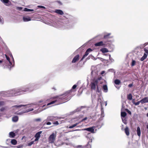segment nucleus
<instances>
[{
  "instance_id": "nucleus-64",
  "label": "nucleus",
  "mask_w": 148,
  "mask_h": 148,
  "mask_svg": "<svg viewBox=\"0 0 148 148\" xmlns=\"http://www.w3.org/2000/svg\"><path fill=\"white\" fill-rule=\"evenodd\" d=\"M147 116L148 117V113L147 114Z\"/></svg>"
},
{
  "instance_id": "nucleus-10",
  "label": "nucleus",
  "mask_w": 148,
  "mask_h": 148,
  "mask_svg": "<svg viewBox=\"0 0 148 148\" xmlns=\"http://www.w3.org/2000/svg\"><path fill=\"white\" fill-rule=\"evenodd\" d=\"M80 119V118L79 116L73 118H72L69 121V122L70 123H76L79 122L78 121L79 119Z\"/></svg>"
},
{
  "instance_id": "nucleus-31",
  "label": "nucleus",
  "mask_w": 148,
  "mask_h": 148,
  "mask_svg": "<svg viewBox=\"0 0 148 148\" xmlns=\"http://www.w3.org/2000/svg\"><path fill=\"white\" fill-rule=\"evenodd\" d=\"M0 1L7 5H8L6 4L8 3L9 2V0H0Z\"/></svg>"
},
{
  "instance_id": "nucleus-56",
  "label": "nucleus",
  "mask_w": 148,
  "mask_h": 148,
  "mask_svg": "<svg viewBox=\"0 0 148 148\" xmlns=\"http://www.w3.org/2000/svg\"><path fill=\"white\" fill-rule=\"evenodd\" d=\"M82 147V145H78L76 146V147L77 148H80V147Z\"/></svg>"
},
{
  "instance_id": "nucleus-44",
  "label": "nucleus",
  "mask_w": 148,
  "mask_h": 148,
  "mask_svg": "<svg viewBox=\"0 0 148 148\" xmlns=\"http://www.w3.org/2000/svg\"><path fill=\"white\" fill-rule=\"evenodd\" d=\"M90 134L91 133L88 134V135L87 136V137L89 138V139L90 140L91 142L92 141V138L91 137H90Z\"/></svg>"
},
{
  "instance_id": "nucleus-48",
  "label": "nucleus",
  "mask_w": 148,
  "mask_h": 148,
  "mask_svg": "<svg viewBox=\"0 0 148 148\" xmlns=\"http://www.w3.org/2000/svg\"><path fill=\"white\" fill-rule=\"evenodd\" d=\"M77 86V85L76 84H75L73 86L72 89H74L76 88Z\"/></svg>"
},
{
  "instance_id": "nucleus-60",
  "label": "nucleus",
  "mask_w": 148,
  "mask_h": 148,
  "mask_svg": "<svg viewBox=\"0 0 148 148\" xmlns=\"http://www.w3.org/2000/svg\"><path fill=\"white\" fill-rule=\"evenodd\" d=\"M2 61L1 60H0V63H1L2 62Z\"/></svg>"
},
{
  "instance_id": "nucleus-24",
  "label": "nucleus",
  "mask_w": 148,
  "mask_h": 148,
  "mask_svg": "<svg viewBox=\"0 0 148 148\" xmlns=\"http://www.w3.org/2000/svg\"><path fill=\"white\" fill-rule=\"evenodd\" d=\"M81 123V121H79L78 122H77L75 123V124H73V125L70 126L69 127V128L70 129L72 128L75 126H76L77 125L79 124V123Z\"/></svg>"
},
{
  "instance_id": "nucleus-50",
  "label": "nucleus",
  "mask_w": 148,
  "mask_h": 148,
  "mask_svg": "<svg viewBox=\"0 0 148 148\" xmlns=\"http://www.w3.org/2000/svg\"><path fill=\"white\" fill-rule=\"evenodd\" d=\"M126 110L130 114H131V112L128 109H126Z\"/></svg>"
},
{
  "instance_id": "nucleus-49",
  "label": "nucleus",
  "mask_w": 148,
  "mask_h": 148,
  "mask_svg": "<svg viewBox=\"0 0 148 148\" xmlns=\"http://www.w3.org/2000/svg\"><path fill=\"white\" fill-rule=\"evenodd\" d=\"M133 83L132 82V84H129L128 85V86L129 87L131 88L133 86Z\"/></svg>"
},
{
  "instance_id": "nucleus-13",
  "label": "nucleus",
  "mask_w": 148,
  "mask_h": 148,
  "mask_svg": "<svg viewBox=\"0 0 148 148\" xmlns=\"http://www.w3.org/2000/svg\"><path fill=\"white\" fill-rule=\"evenodd\" d=\"M42 133V131H39L37 132L35 135V137L36 138L34 140V141H37L39 139L40 137V135Z\"/></svg>"
},
{
  "instance_id": "nucleus-51",
  "label": "nucleus",
  "mask_w": 148,
  "mask_h": 148,
  "mask_svg": "<svg viewBox=\"0 0 148 148\" xmlns=\"http://www.w3.org/2000/svg\"><path fill=\"white\" fill-rule=\"evenodd\" d=\"M53 124L56 125H58L59 124V123L58 121H56V122H54Z\"/></svg>"
},
{
  "instance_id": "nucleus-3",
  "label": "nucleus",
  "mask_w": 148,
  "mask_h": 148,
  "mask_svg": "<svg viewBox=\"0 0 148 148\" xmlns=\"http://www.w3.org/2000/svg\"><path fill=\"white\" fill-rule=\"evenodd\" d=\"M71 90H69L62 95L54 97L53 99L55 100L48 103L47 106L53 104L56 102H58V103L56 105H58L67 101L71 99V96L69 93L71 92Z\"/></svg>"
},
{
  "instance_id": "nucleus-29",
  "label": "nucleus",
  "mask_w": 148,
  "mask_h": 148,
  "mask_svg": "<svg viewBox=\"0 0 148 148\" xmlns=\"http://www.w3.org/2000/svg\"><path fill=\"white\" fill-rule=\"evenodd\" d=\"M11 143L12 144L14 145H15L17 144V141L15 139H13L11 140Z\"/></svg>"
},
{
  "instance_id": "nucleus-34",
  "label": "nucleus",
  "mask_w": 148,
  "mask_h": 148,
  "mask_svg": "<svg viewBox=\"0 0 148 148\" xmlns=\"http://www.w3.org/2000/svg\"><path fill=\"white\" fill-rule=\"evenodd\" d=\"M134 99L133 100L132 102H133V103L136 106L138 105H139L140 103H141V100L137 102H135L134 101Z\"/></svg>"
},
{
  "instance_id": "nucleus-16",
  "label": "nucleus",
  "mask_w": 148,
  "mask_h": 148,
  "mask_svg": "<svg viewBox=\"0 0 148 148\" xmlns=\"http://www.w3.org/2000/svg\"><path fill=\"white\" fill-rule=\"evenodd\" d=\"M141 103L142 104L146 103H148V97H145L141 100Z\"/></svg>"
},
{
  "instance_id": "nucleus-5",
  "label": "nucleus",
  "mask_w": 148,
  "mask_h": 148,
  "mask_svg": "<svg viewBox=\"0 0 148 148\" xmlns=\"http://www.w3.org/2000/svg\"><path fill=\"white\" fill-rule=\"evenodd\" d=\"M110 33H108L104 36L103 40L104 43H106V44L109 43L108 42L111 41L109 40L110 38H112V37L110 36Z\"/></svg>"
},
{
  "instance_id": "nucleus-7",
  "label": "nucleus",
  "mask_w": 148,
  "mask_h": 148,
  "mask_svg": "<svg viewBox=\"0 0 148 148\" xmlns=\"http://www.w3.org/2000/svg\"><path fill=\"white\" fill-rule=\"evenodd\" d=\"M109 43L106 44V43H104V40L103 41H101L99 42L96 43L95 45L96 46H102L103 47H106L108 46Z\"/></svg>"
},
{
  "instance_id": "nucleus-22",
  "label": "nucleus",
  "mask_w": 148,
  "mask_h": 148,
  "mask_svg": "<svg viewBox=\"0 0 148 148\" xmlns=\"http://www.w3.org/2000/svg\"><path fill=\"white\" fill-rule=\"evenodd\" d=\"M100 51L103 53H107L109 51L108 50L107 48H105L101 49Z\"/></svg>"
},
{
  "instance_id": "nucleus-53",
  "label": "nucleus",
  "mask_w": 148,
  "mask_h": 148,
  "mask_svg": "<svg viewBox=\"0 0 148 148\" xmlns=\"http://www.w3.org/2000/svg\"><path fill=\"white\" fill-rule=\"evenodd\" d=\"M19 112L18 113V114H19V115H21L22 114H23V113H25V112Z\"/></svg>"
},
{
  "instance_id": "nucleus-46",
  "label": "nucleus",
  "mask_w": 148,
  "mask_h": 148,
  "mask_svg": "<svg viewBox=\"0 0 148 148\" xmlns=\"http://www.w3.org/2000/svg\"><path fill=\"white\" fill-rule=\"evenodd\" d=\"M38 8H41L43 9H45L46 8L45 7L42 6V5H38Z\"/></svg>"
},
{
  "instance_id": "nucleus-62",
  "label": "nucleus",
  "mask_w": 148,
  "mask_h": 148,
  "mask_svg": "<svg viewBox=\"0 0 148 148\" xmlns=\"http://www.w3.org/2000/svg\"><path fill=\"white\" fill-rule=\"evenodd\" d=\"M2 115V114L1 113L0 114V117Z\"/></svg>"
},
{
  "instance_id": "nucleus-47",
  "label": "nucleus",
  "mask_w": 148,
  "mask_h": 148,
  "mask_svg": "<svg viewBox=\"0 0 148 148\" xmlns=\"http://www.w3.org/2000/svg\"><path fill=\"white\" fill-rule=\"evenodd\" d=\"M145 53L144 54H146L147 56L148 55V50L145 49Z\"/></svg>"
},
{
  "instance_id": "nucleus-59",
  "label": "nucleus",
  "mask_w": 148,
  "mask_h": 148,
  "mask_svg": "<svg viewBox=\"0 0 148 148\" xmlns=\"http://www.w3.org/2000/svg\"><path fill=\"white\" fill-rule=\"evenodd\" d=\"M146 128L147 129H148V123L146 126Z\"/></svg>"
},
{
  "instance_id": "nucleus-33",
  "label": "nucleus",
  "mask_w": 148,
  "mask_h": 148,
  "mask_svg": "<svg viewBox=\"0 0 148 148\" xmlns=\"http://www.w3.org/2000/svg\"><path fill=\"white\" fill-rule=\"evenodd\" d=\"M127 115V113L125 112H121V117H125Z\"/></svg>"
},
{
  "instance_id": "nucleus-21",
  "label": "nucleus",
  "mask_w": 148,
  "mask_h": 148,
  "mask_svg": "<svg viewBox=\"0 0 148 148\" xmlns=\"http://www.w3.org/2000/svg\"><path fill=\"white\" fill-rule=\"evenodd\" d=\"M15 135V134L13 132H11L9 133V136L10 138H14Z\"/></svg>"
},
{
  "instance_id": "nucleus-52",
  "label": "nucleus",
  "mask_w": 148,
  "mask_h": 148,
  "mask_svg": "<svg viewBox=\"0 0 148 148\" xmlns=\"http://www.w3.org/2000/svg\"><path fill=\"white\" fill-rule=\"evenodd\" d=\"M23 147V146L22 145H19L17 146V148H21Z\"/></svg>"
},
{
  "instance_id": "nucleus-57",
  "label": "nucleus",
  "mask_w": 148,
  "mask_h": 148,
  "mask_svg": "<svg viewBox=\"0 0 148 148\" xmlns=\"http://www.w3.org/2000/svg\"><path fill=\"white\" fill-rule=\"evenodd\" d=\"M105 73V71H102L101 73V75H102V74H103L104 73Z\"/></svg>"
},
{
  "instance_id": "nucleus-26",
  "label": "nucleus",
  "mask_w": 148,
  "mask_h": 148,
  "mask_svg": "<svg viewBox=\"0 0 148 148\" xmlns=\"http://www.w3.org/2000/svg\"><path fill=\"white\" fill-rule=\"evenodd\" d=\"M18 117L17 116H15L12 118V120L14 122H16L18 120Z\"/></svg>"
},
{
  "instance_id": "nucleus-1",
  "label": "nucleus",
  "mask_w": 148,
  "mask_h": 148,
  "mask_svg": "<svg viewBox=\"0 0 148 148\" xmlns=\"http://www.w3.org/2000/svg\"><path fill=\"white\" fill-rule=\"evenodd\" d=\"M35 84L31 83L24 87L21 88L16 90H12L9 91L2 92L1 94L3 96H14L20 95L26 92H31L34 89Z\"/></svg>"
},
{
  "instance_id": "nucleus-38",
  "label": "nucleus",
  "mask_w": 148,
  "mask_h": 148,
  "mask_svg": "<svg viewBox=\"0 0 148 148\" xmlns=\"http://www.w3.org/2000/svg\"><path fill=\"white\" fill-rule=\"evenodd\" d=\"M7 106H5L4 107H3L1 108L0 109V111L1 112H3V111L7 109Z\"/></svg>"
},
{
  "instance_id": "nucleus-6",
  "label": "nucleus",
  "mask_w": 148,
  "mask_h": 148,
  "mask_svg": "<svg viewBox=\"0 0 148 148\" xmlns=\"http://www.w3.org/2000/svg\"><path fill=\"white\" fill-rule=\"evenodd\" d=\"M56 137V134L53 133L49 137L48 140L49 143H53L54 142Z\"/></svg>"
},
{
  "instance_id": "nucleus-58",
  "label": "nucleus",
  "mask_w": 148,
  "mask_h": 148,
  "mask_svg": "<svg viewBox=\"0 0 148 148\" xmlns=\"http://www.w3.org/2000/svg\"><path fill=\"white\" fill-rule=\"evenodd\" d=\"M101 79V77H99L98 79V80H100Z\"/></svg>"
},
{
  "instance_id": "nucleus-42",
  "label": "nucleus",
  "mask_w": 148,
  "mask_h": 148,
  "mask_svg": "<svg viewBox=\"0 0 148 148\" xmlns=\"http://www.w3.org/2000/svg\"><path fill=\"white\" fill-rule=\"evenodd\" d=\"M35 141H34V140L33 141H32L31 142L28 143L27 145L29 146H30L31 145H32V144H33L34 143V142Z\"/></svg>"
},
{
  "instance_id": "nucleus-28",
  "label": "nucleus",
  "mask_w": 148,
  "mask_h": 148,
  "mask_svg": "<svg viewBox=\"0 0 148 148\" xmlns=\"http://www.w3.org/2000/svg\"><path fill=\"white\" fill-rule=\"evenodd\" d=\"M147 56L146 54H144L143 56L140 58V60L143 61L145 59L147 58Z\"/></svg>"
},
{
  "instance_id": "nucleus-35",
  "label": "nucleus",
  "mask_w": 148,
  "mask_h": 148,
  "mask_svg": "<svg viewBox=\"0 0 148 148\" xmlns=\"http://www.w3.org/2000/svg\"><path fill=\"white\" fill-rule=\"evenodd\" d=\"M34 110L33 108H30L26 110L24 112L27 113L31 111H32Z\"/></svg>"
},
{
  "instance_id": "nucleus-12",
  "label": "nucleus",
  "mask_w": 148,
  "mask_h": 148,
  "mask_svg": "<svg viewBox=\"0 0 148 148\" xmlns=\"http://www.w3.org/2000/svg\"><path fill=\"white\" fill-rule=\"evenodd\" d=\"M84 108V107L82 106L78 108L74 111L70 112V114L73 115L77 112L80 111L81 110V109Z\"/></svg>"
},
{
  "instance_id": "nucleus-25",
  "label": "nucleus",
  "mask_w": 148,
  "mask_h": 148,
  "mask_svg": "<svg viewBox=\"0 0 148 148\" xmlns=\"http://www.w3.org/2000/svg\"><path fill=\"white\" fill-rule=\"evenodd\" d=\"M83 130L87 131H88L91 132V133H92V127L84 129H83Z\"/></svg>"
},
{
  "instance_id": "nucleus-2",
  "label": "nucleus",
  "mask_w": 148,
  "mask_h": 148,
  "mask_svg": "<svg viewBox=\"0 0 148 148\" xmlns=\"http://www.w3.org/2000/svg\"><path fill=\"white\" fill-rule=\"evenodd\" d=\"M100 102L101 110V115H100L98 112H97L96 113V114L94 115L93 116V121L94 120H95V119L97 118L98 119L97 121L95 123L94 126H93V133L95 132L97 129H98L101 127L102 123L101 121L103 120V117L104 116V110L102 105V102Z\"/></svg>"
},
{
  "instance_id": "nucleus-39",
  "label": "nucleus",
  "mask_w": 148,
  "mask_h": 148,
  "mask_svg": "<svg viewBox=\"0 0 148 148\" xmlns=\"http://www.w3.org/2000/svg\"><path fill=\"white\" fill-rule=\"evenodd\" d=\"M136 63V62L135 60H132V62L131 64V66H134Z\"/></svg>"
},
{
  "instance_id": "nucleus-27",
  "label": "nucleus",
  "mask_w": 148,
  "mask_h": 148,
  "mask_svg": "<svg viewBox=\"0 0 148 148\" xmlns=\"http://www.w3.org/2000/svg\"><path fill=\"white\" fill-rule=\"evenodd\" d=\"M98 83V80L97 79L95 81V82H93V89L95 90L96 88V84L97 85Z\"/></svg>"
},
{
  "instance_id": "nucleus-15",
  "label": "nucleus",
  "mask_w": 148,
  "mask_h": 148,
  "mask_svg": "<svg viewBox=\"0 0 148 148\" xmlns=\"http://www.w3.org/2000/svg\"><path fill=\"white\" fill-rule=\"evenodd\" d=\"M55 117L53 116H48L46 120L44 121L43 122H45V121H52L55 119L54 118Z\"/></svg>"
},
{
  "instance_id": "nucleus-32",
  "label": "nucleus",
  "mask_w": 148,
  "mask_h": 148,
  "mask_svg": "<svg viewBox=\"0 0 148 148\" xmlns=\"http://www.w3.org/2000/svg\"><path fill=\"white\" fill-rule=\"evenodd\" d=\"M114 83L116 85H119L121 83L120 81L118 79H115L114 81Z\"/></svg>"
},
{
  "instance_id": "nucleus-55",
  "label": "nucleus",
  "mask_w": 148,
  "mask_h": 148,
  "mask_svg": "<svg viewBox=\"0 0 148 148\" xmlns=\"http://www.w3.org/2000/svg\"><path fill=\"white\" fill-rule=\"evenodd\" d=\"M41 119L40 118L37 119H35V121H40Z\"/></svg>"
},
{
  "instance_id": "nucleus-23",
  "label": "nucleus",
  "mask_w": 148,
  "mask_h": 148,
  "mask_svg": "<svg viewBox=\"0 0 148 148\" xmlns=\"http://www.w3.org/2000/svg\"><path fill=\"white\" fill-rule=\"evenodd\" d=\"M137 135L139 136H140L141 135V131L140 128L139 127H138L137 129Z\"/></svg>"
},
{
  "instance_id": "nucleus-18",
  "label": "nucleus",
  "mask_w": 148,
  "mask_h": 148,
  "mask_svg": "<svg viewBox=\"0 0 148 148\" xmlns=\"http://www.w3.org/2000/svg\"><path fill=\"white\" fill-rule=\"evenodd\" d=\"M23 19L24 21L27 22L31 20V19L29 16H25L23 17Z\"/></svg>"
},
{
  "instance_id": "nucleus-61",
  "label": "nucleus",
  "mask_w": 148,
  "mask_h": 148,
  "mask_svg": "<svg viewBox=\"0 0 148 148\" xmlns=\"http://www.w3.org/2000/svg\"><path fill=\"white\" fill-rule=\"evenodd\" d=\"M123 123H124V124H127L126 122H123Z\"/></svg>"
},
{
  "instance_id": "nucleus-11",
  "label": "nucleus",
  "mask_w": 148,
  "mask_h": 148,
  "mask_svg": "<svg viewBox=\"0 0 148 148\" xmlns=\"http://www.w3.org/2000/svg\"><path fill=\"white\" fill-rule=\"evenodd\" d=\"M92 50L90 48H89L85 52V54L84 55L81 59V60H82L85 57L87 56L89 53L92 51Z\"/></svg>"
},
{
  "instance_id": "nucleus-30",
  "label": "nucleus",
  "mask_w": 148,
  "mask_h": 148,
  "mask_svg": "<svg viewBox=\"0 0 148 148\" xmlns=\"http://www.w3.org/2000/svg\"><path fill=\"white\" fill-rule=\"evenodd\" d=\"M127 98L129 100H131L132 99V96L131 94H129L127 95Z\"/></svg>"
},
{
  "instance_id": "nucleus-14",
  "label": "nucleus",
  "mask_w": 148,
  "mask_h": 148,
  "mask_svg": "<svg viewBox=\"0 0 148 148\" xmlns=\"http://www.w3.org/2000/svg\"><path fill=\"white\" fill-rule=\"evenodd\" d=\"M79 55H77L75 56L73 59V60L72 61V63H75L76 62L78 61L79 59Z\"/></svg>"
},
{
  "instance_id": "nucleus-40",
  "label": "nucleus",
  "mask_w": 148,
  "mask_h": 148,
  "mask_svg": "<svg viewBox=\"0 0 148 148\" xmlns=\"http://www.w3.org/2000/svg\"><path fill=\"white\" fill-rule=\"evenodd\" d=\"M103 88L105 91H107L108 90V88L107 86L106 85H103Z\"/></svg>"
},
{
  "instance_id": "nucleus-17",
  "label": "nucleus",
  "mask_w": 148,
  "mask_h": 148,
  "mask_svg": "<svg viewBox=\"0 0 148 148\" xmlns=\"http://www.w3.org/2000/svg\"><path fill=\"white\" fill-rule=\"evenodd\" d=\"M59 23H51L50 25L51 26L55 27L56 28L60 27H61V26L59 25Z\"/></svg>"
},
{
  "instance_id": "nucleus-36",
  "label": "nucleus",
  "mask_w": 148,
  "mask_h": 148,
  "mask_svg": "<svg viewBox=\"0 0 148 148\" xmlns=\"http://www.w3.org/2000/svg\"><path fill=\"white\" fill-rule=\"evenodd\" d=\"M24 10L25 11L29 12L33 11H34V10L33 9H28L27 8H24Z\"/></svg>"
},
{
  "instance_id": "nucleus-43",
  "label": "nucleus",
  "mask_w": 148,
  "mask_h": 148,
  "mask_svg": "<svg viewBox=\"0 0 148 148\" xmlns=\"http://www.w3.org/2000/svg\"><path fill=\"white\" fill-rule=\"evenodd\" d=\"M101 90L100 88H99L98 86L97 85V92H100Z\"/></svg>"
},
{
  "instance_id": "nucleus-63",
  "label": "nucleus",
  "mask_w": 148,
  "mask_h": 148,
  "mask_svg": "<svg viewBox=\"0 0 148 148\" xmlns=\"http://www.w3.org/2000/svg\"><path fill=\"white\" fill-rule=\"evenodd\" d=\"M58 2L59 3H60V4H61V3L60 1H58Z\"/></svg>"
},
{
  "instance_id": "nucleus-4",
  "label": "nucleus",
  "mask_w": 148,
  "mask_h": 148,
  "mask_svg": "<svg viewBox=\"0 0 148 148\" xmlns=\"http://www.w3.org/2000/svg\"><path fill=\"white\" fill-rule=\"evenodd\" d=\"M92 71L91 74L88 76L87 79V86L90 84L91 89H92Z\"/></svg>"
},
{
  "instance_id": "nucleus-54",
  "label": "nucleus",
  "mask_w": 148,
  "mask_h": 148,
  "mask_svg": "<svg viewBox=\"0 0 148 148\" xmlns=\"http://www.w3.org/2000/svg\"><path fill=\"white\" fill-rule=\"evenodd\" d=\"M87 119V118L86 117H85V118H84V119H82L80 121H81V122H82L84 121H85L86 120V119Z\"/></svg>"
},
{
  "instance_id": "nucleus-9",
  "label": "nucleus",
  "mask_w": 148,
  "mask_h": 148,
  "mask_svg": "<svg viewBox=\"0 0 148 148\" xmlns=\"http://www.w3.org/2000/svg\"><path fill=\"white\" fill-rule=\"evenodd\" d=\"M33 104H28L27 105H15L13 106L12 107V108H21L22 106H27V107L29 108L30 107H33Z\"/></svg>"
},
{
  "instance_id": "nucleus-45",
  "label": "nucleus",
  "mask_w": 148,
  "mask_h": 148,
  "mask_svg": "<svg viewBox=\"0 0 148 148\" xmlns=\"http://www.w3.org/2000/svg\"><path fill=\"white\" fill-rule=\"evenodd\" d=\"M44 122H45V123L44 124V125H44L45 124H46L47 125H51V122H47L46 123V121H45Z\"/></svg>"
},
{
  "instance_id": "nucleus-41",
  "label": "nucleus",
  "mask_w": 148,
  "mask_h": 148,
  "mask_svg": "<svg viewBox=\"0 0 148 148\" xmlns=\"http://www.w3.org/2000/svg\"><path fill=\"white\" fill-rule=\"evenodd\" d=\"M4 22V21L3 18L0 16V23L3 24Z\"/></svg>"
},
{
  "instance_id": "nucleus-20",
  "label": "nucleus",
  "mask_w": 148,
  "mask_h": 148,
  "mask_svg": "<svg viewBox=\"0 0 148 148\" xmlns=\"http://www.w3.org/2000/svg\"><path fill=\"white\" fill-rule=\"evenodd\" d=\"M126 135L128 136L130 134L129 130L127 127H126L124 129Z\"/></svg>"
},
{
  "instance_id": "nucleus-19",
  "label": "nucleus",
  "mask_w": 148,
  "mask_h": 148,
  "mask_svg": "<svg viewBox=\"0 0 148 148\" xmlns=\"http://www.w3.org/2000/svg\"><path fill=\"white\" fill-rule=\"evenodd\" d=\"M55 12L58 14L62 15L64 14L63 11L61 10L57 9L55 10Z\"/></svg>"
},
{
  "instance_id": "nucleus-37",
  "label": "nucleus",
  "mask_w": 148,
  "mask_h": 148,
  "mask_svg": "<svg viewBox=\"0 0 148 148\" xmlns=\"http://www.w3.org/2000/svg\"><path fill=\"white\" fill-rule=\"evenodd\" d=\"M6 102L4 101H0V107H1L5 104Z\"/></svg>"
},
{
  "instance_id": "nucleus-8",
  "label": "nucleus",
  "mask_w": 148,
  "mask_h": 148,
  "mask_svg": "<svg viewBox=\"0 0 148 148\" xmlns=\"http://www.w3.org/2000/svg\"><path fill=\"white\" fill-rule=\"evenodd\" d=\"M5 56L7 60L9 62V65H12V66L11 67H13L14 64V61L12 55V54L11 55V56L12 58V62L10 61V58L8 56H7L6 55H5Z\"/></svg>"
}]
</instances>
